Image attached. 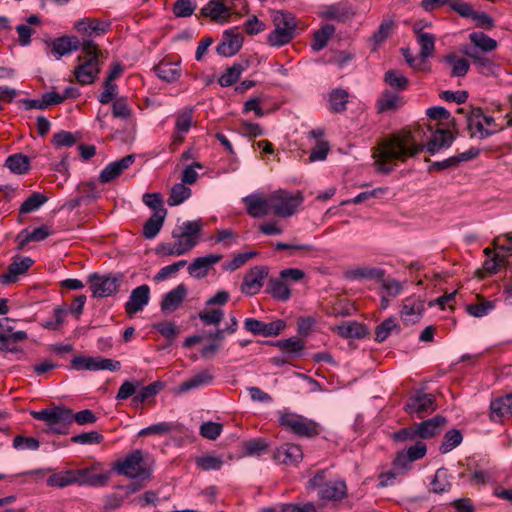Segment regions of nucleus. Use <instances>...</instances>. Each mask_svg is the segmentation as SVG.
<instances>
[{
  "instance_id": "obj_12",
  "label": "nucleus",
  "mask_w": 512,
  "mask_h": 512,
  "mask_svg": "<svg viewBox=\"0 0 512 512\" xmlns=\"http://www.w3.org/2000/svg\"><path fill=\"white\" fill-rule=\"evenodd\" d=\"M269 269L266 266H255L251 268L243 278L241 291L247 295L257 294L263 286L265 278L268 276Z\"/></svg>"
},
{
  "instance_id": "obj_24",
  "label": "nucleus",
  "mask_w": 512,
  "mask_h": 512,
  "mask_svg": "<svg viewBox=\"0 0 512 512\" xmlns=\"http://www.w3.org/2000/svg\"><path fill=\"white\" fill-rule=\"evenodd\" d=\"M108 480V473L94 474L89 468L75 470V483L79 485L103 487L108 483Z\"/></svg>"
},
{
  "instance_id": "obj_26",
  "label": "nucleus",
  "mask_w": 512,
  "mask_h": 512,
  "mask_svg": "<svg viewBox=\"0 0 512 512\" xmlns=\"http://www.w3.org/2000/svg\"><path fill=\"white\" fill-rule=\"evenodd\" d=\"M445 424L446 419L439 415L416 424L419 438L427 439L439 434Z\"/></svg>"
},
{
  "instance_id": "obj_20",
  "label": "nucleus",
  "mask_w": 512,
  "mask_h": 512,
  "mask_svg": "<svg viewBox=\"0 0 512 512\" xmlns=\"http://www.w3.org/2000/svg\"><path fill=\"white\" fill-rule=\"evenodd\" d=\"M110 24L97 18H86L77 21L74 28L84 36H100L105 34Z\"/></svg>"
},
{
  "instance_id": "obj_16",
  "label": "nucleus",
  "mask_w": 512,
  "mask_h": 512,
  "mask_svg": "<svg viewBox=\"0 0 512 512\" xmlns=\"http://www.w3.org/2000/svg\"><path fill=\"white\" fill-rule=\"evenodd\" d=\"M34 264V260L30 257H15L13 262L8 266L7 272L0 276V283L8 285L18 280Z\"/></svg>"
},
{
  "instance_id": "obj_1",
  "label": "nucleus",
  "mask_w": 512,
  "mask_h": 512,
  "mask_svg": "<svg viewBox=\"0 0 512 512\" xmlns=\"http://www.w3.org/2000/svg\"><path fill=\"white\" fill-rule=\"evenodd\" d=\"M424 127L415 126L401 129L384 139L378 147L376 163L382 173L393 171L398 162H405L423 149Z\"/></svg>"
},
{
  "instance_id": "obj_2",
  "label": "nucleus",
  "mask_w": 512,
  "mask_h": 512,
  "mask_svg": "<svg viewBox=\"0 0 512 512\" xmlns=\"http://www.w3.org/2000/svg\"><path fill=\"white\" fill-rule=\"evenodd\" d=\"M82 52L88 56L74 71L75 78L81 85L92 84L100 71L98 45L92 40L82 42Z\"/></svg>"
},
{
  "instance_id": "obj_52",
  "label": "nucleus",
  "mask_w": 512,
  "mask_h": 512,
  "mask_svg": "<svg viewBox=\"0 0 512 512\" xmlns=\"http://www.w3.org/2000/svg\"><path fill=\"white\" fill-rule=\"evenodd\" d=\"M98 360L99 357L92 356H76L71 361L73 369L81 371H98Z\"/></svg>"
},
{
  "instance_id": "obj_45",
  "label": "nucleus",
  "mask_w": 512,
  "mask_h": 512,
  "mask_svg": "<svg viewBox=\"0 0 512 512\" xmlns=\"http://www.w3.org/2000/svg\"><path fill=\"white\" fill-rule=\"evenodd\" d=\"M5 165L14 173L24 174L29 169V158L22 154H14L6 159Z\"/></svg>"
},
{
  "instance_id": "obj_51",
  "label": "nucleus",
  "mask_w": 512,
  "mask_h": 512,
  "mask_svg": "<svg viewBox=\"0 0 512 512\" xmlns=\"http://www.w3.org/2000/svg\"><path fill=\"white\" fill-rule=\"evenodd\" d=\"M46 201L47 197L41 193L34 192L21 204L19 212L21 214H27L36 211Z\"/></svg>"
},
{
  "instance_id": "obj_44",
  "label": "nucleus",
  "mask_w": 512,
  "mask_h": 512,
  "mask_svg": "<svg viewBox=\"0 0 512 512\" xmlns=\"http://www.w3.org/2000/svg\"><path fill=\"white\" fill-rule=\"evenodd\" d=\"M430 486L431 491L437 494L449 491L451 488V482L449 481L447 470L444 468L438 469L430 483Z\"/></svg>"
},
{
  "instance_id": "obj_43",
  "label": "nucleus",
  "mask_w": 512,
  "mask_h": 512,
  "mask_svg": "<svg viewBox=\"0 0 512 512\" xmlns=\"http://www.w3.org/2000/svg\"><path fill=\"white\" fill-rule=\"evenodd\" d=\"M470 41L483 52H491L497 48V41L482 32L469 35Z\"/></svg>"
},
{
  "instance_id": "obj_9",
  "label": "nucleus",
  "mask_w": 512,
  "mask_h": 512,
  "mask_svg": "<svg viewBox=\"0 0 512 512\" xmlns=\"http://www.w3.org/2000/svg\"><path fill=\"white\" fill-rule=\"evenodd\" d=\"M88 282L93 297L95 298L109 297L114 294L118 288V279L108 275H100L97 273L90 274Z\"/></svg>"
},
{
  "instance_id": "obj_41",
  "label": "nucleus",
  "mask_w": 512,
  "mask_h": 512,
  "mask_svg": "<svg viewBox=\"0 0 512 512\" xmlns=\"http://www.w3.org/2000/svg\"><path fill=\"white\" fill-rule=\"evenodd\" d=\"M191 193V189L188 188L185 184L177 183L171 188L167 203L169 206L180 205L185 200L190 198Z\"/></svg>"
},
{
  "instance_id": "obj_10",
  "label": "nucleus",
  "mask_w": 512,
  "mask_h": 512,
  "mask_svg": "<svg viewBox=\"0 0 512 512\" xmlns=\"http://www.w3.org/2000/svg\"><path fill=\"white\" fill-rule=\"evenodd\" d=\"M436 410V399L433 394L416 392L409 397L405 404V411L409 414H416L422 417L424 413Z\"/></svg>"
},
{
  "instance_id": "obj_27",
  "label": "nucleus",
  "mask_w": 512,
  "mask_h": 512,
  "mask_svg": "<svg viewBox=\"0 0 512 512\" xmlns=\"http://www.w3.org/2000/svg\"><path fill=\"white\" fill-rule=\"evenodd\" d=\"M346 483L343 480L326 482L319 490V497L325 500H340L346 495Z\"/></svg>"
},
{
  "instance_id": "obj_47",
  "label": "nucleus",
  "mask_w": 512,
  "mask_h": 512,
  "mask_svg": "<svg viewBox=\"0 0 512 512\" xmlns=\"http://www.w3.org/2000/svg\"><path fill=\"white\" fill-rule=\"evenodd\" d=\"M394 331L398 332L399 326L396 322V319L390 317L377 326L375 331V340L381 343L385 341Z\"/></svg>"
},
{
  "instance_id": "obj_49",
  "label": "nucleus",
  "mask_w": 512,
  "mask_h": 512,
  "mask_svg": "<svg viewBox=\"0 0 512 512\" xmlns=\"http://www.w3.org/2000/svg\"><path fill=\"white\" fill-rule=\"evenodd\" d=\"M244 71V66L240 63H235L233 66L226 69V71L219 78V84L222 87H229L236 83L242 72Z\"/></svg>"
},
{
  "instance_id": "obj_39",
  "label": "nucleus",
  "mask_w": 512,
  "mask_h": 512,
  "mask_svg": "<svg viewBox=\"0 0 512 512\" xmlns=\"http://www.w3.org/2000/svg\"><path fill=\"white\" fill-rule=\"evenodd\" d=\"M336 329L338 334L345 338L361 339L367 334L365 326L358 322H347L337 326Z\"/></svg>"
},
{
  "instance_id": "obj_29",
  "label": "nucleus",
  "mask_w": 512,
  "mask_h": 512,
  "mask_svg": "<svg viewBox=\"0 0 512 512\" xmlns=\"http://www.w3.org/2000/svg\"><path fill=\"white\" fill-rule=\"evenodd\" d=\"M491 419L500 421L503 417L512 415V395L508 394L504 397L495 399L491 402Z\"/></svg>"
},
{
  "instance_id": "obj_31",
  "label": "nucleus",
  "mask_w": 512,
  "mask_h": 512,
  "mask_svg": "<svg viewBox=\"0 0 512 512\" xmlns=\"http://www.w3.org/2000/svg\"><path fill=\"white\" fill-rule=\"evenodd\" d=\"M454 141V136L448 130H439L435 132L428 141L426 148L431 154L439 152L443 148H448Z\"/></svg>"
},
{
  "instance_id": "obj_18",
  "label": "nucleus",
  "mask_w": 512,
  "mask_h": 512,
  "mask_svg": "<svg viewBox=\"0 0 512 512\" xmlns=\"http://www.w3.org/2000/svg\"><path fill=\"white\" fill-rule=\"evenodd\" d=\"M135 161L134 155H127L117 161L109 163L100 173L99 181L109 183L116 179L124 170L128 169Z\"/></svg>"
},
{
  "instance_id": "obj_22",
  "label": "nucleus",
  "mask_w": 512,
  "mask_h": 512,
  "mask_svg": "<svg viewBox=\"0 0 512 512\" xmlns=\"http://www.w3.org/2000/svg\"><path fill=\"white\" fill-rule=\"evenodd\" d=\"M222 259L220 254H209L198 257L188 266V273L195 278H203L207 275L211 266Z\"/></svg>"
},
{
  "instance_id": "obj_50",
  "label": "nucleus",
  "mask_w": 512,
  "mask_h": 512,
  "mask_svg": "<svg viewBox=\"0 0 512 512\" xmlns=\"http://www.w3.org/2000/svg\"><path fill=\"white\" fill-rule=\"evenodd\" d=\"M73 483H75V470L52 474L47 480L49 486L59 488L66 487Z\"/></svg>"
},
{
  "instance_id": "obj_17",
  "label": "nucleus",
  "mask_w": 512,
  "mask_h": 512,
  "mask_svg": "<svg viewBox=\"0 0 512 512\" xmlns=\"http://www.w3.org/2000/svg\"><path fill=\"white\" fill-rule=\"evenodd\" d=\"M273 459L279 464L297 465L303 459V452L300 446L286 443L274 451Z\"/></svg>"
},
{
  "instance_id": "obj_40",
  "label": "nucleus",
  "mask_w": 512,
  "mask_h": 512,
  "mask_svg": "<svg viewBox=\"0 0 512 512\" xmlns=\"http://www.w3.org/2000/svg\"><path fill=\"white\" fill-rule=\"evenodd\" d=\"M282 352L287 354L289 357L299 356L304 349V343L301 339L293 337L285 340H278L275 342Z\"/></svg>"
},
{
  "instance_id": "obj_56",
  "label": "nucleus",
  "mask_w": 512,
  "mask_h": 512,
  "mask_svg": "<svg viewBox=\"0 0 512 512\" xmlns=\"http://www.w3.org/2000/svg\"><path fill=\"white\" fill-rule=\"evenodd\" d=\"M462 442V434L459 430L452 429L449 430L443 439V442L440 446L441 453L445 454L453 450Z\"/></svg>"
},
{
  "instance_id": "obj_6",
  "label": "nucleus",
  "mask_w": 512,
  "mask_h": 512,
  "mask_svg": "<svg viewBox=\"0 0 512 512\" xmlns=\"http://www.w3.org/2000/svg\"><path fill=\"white\" fill-rule=\"evenodd\" d=\"M301 192L292 193L283 189L275 190L270 194L271 212L276 216L287 218L296 213L302 204Z\"/></svg>"
},
{
  "instance_id": "obj_7",
  "label": "nucleus",
  "mask_w": 512,
  "mask_h": 512,
  "mask_svg": "<svg viewBox=\"0 0 512 512\" xmlns=\"http://www.w3.org/2000/svg\"><path fill=\"white\" fill-rule=\"evenodd\" d=\"M280 425L302 437H314L319 434L318 424L302 415L292 412H284L279 418Z\"/></svg>"
},
{
  "instance_id": "obj_30",
  "label": "nucleus",
  "mask_w": 512,
  "mask_h": 512,
  "mask_svg": "<svg viewBox=\"0 0 512 512\" xmlns=\"http://www.w3.org/2000/svg\"><path fill=\"white\" fill-rule=\"evenodd\" d=\"M268 293L276 300L286 302L291 297V290L289 284L279 278H271L267 284Z\"/></svg>"
},
{
  "instance_id": "obj_54",
  "label": "nucleus",
  "mask_w": 512,
  "mask_h": 512,
  "mask_svg": "<svg viewBox=\"0 0 512 512\" xmlns=\"http://www.w3.org/2000/svg\"><path fill=\"white\" fill-rule=\"evenodd\" d=\"M112 114L115 118L129 119L132 116V109L125 97H118L112 103Z\"/></svg>"
},
{
  "instance_id": "obj_28",
  "label": "nucleus",
  "mask_w": 512,
  "mask_h": 512,
  "mask_svg": "<svg viewBox=\"0 0 512 512\" xmlns=\"http://www.w3.org/2000/svg\"><path fill=\"white\" fill-rule=\"evenodd\" d=\"M213 381L214 376L212 373L209 370H202L191 378L182 382L179 385V392L183 393L199 387L208 386L211 385Z\"/></svg>"
},
{
  "instance_id": "obj_38",
  "label": "nucleus",
  "mask_w": 512,
  "mask_h": 512,
  "mask_svg": "<svg viewBox=\"0 0 512 512\" xmlns=\"http://www.w3.org/2000/svg\"><path fill=\"white\" fill-rule=\"evenodd\" d=\"M335 33V27L330 24L323 25L320 29L315 31L311 42V48L318 52L326 47L328 41Z\"/></svg>"
},
{
  "instance_id": "obj_64",
  "label": "nucleus",
  "mask_w": 512,
  "mask_h": 512,
  "mask_svg": "<svg viewBox=\"0 0 512 512\" xmlns=\"http://www.w3.org/2000/svg\"><path fill=\"white\" fill-rule=\"evenodd\" d=\"M196 9V4L192 0H177L173 7V13L177 17H189Z\"/></svg>"
},
{
  "instance_id": "obj_34",
  "label": "nucleus",
  "mask_w": 512,
  "mask_h": 512,
  "mask_svg": "<svg viewBox=\"0 0 512 512\" xmlns=\"http://www.w3.org/2000/svg\"><path fill=\"white\" fill-rule=\"evenodd\" d=\"M417 34V42L420 45V61L424 64V60L433 56L435 51V37L431 33L420 32L417 27L414 28Z\"/></svg>"
},
{
  "instance_id": "obj_21",
  "label": "nucleus",
  "mask_w": 512,
  "mask_h": 512,
  "mask_svg": "<svg viewBox=\"0 0 512 512\" xmlns=\"http://www.w3.org/2000/svg\"><path fill=\"white\" fill-rule=\"evenodd\" d=\"M424 301L419 298H407L404 301L401 318L406 324H414L419 321L424 311Z\"/></svg>"
},
{
  "instance_id": "obj_59",
  "label": "nucleus",
  "mask_w": 512,
  "mask_h": 512,
  "mask_svg": "<svg viewBox=\"0 0 512 512\" xmlns=\"http://www.w3.org/2000/svg\"><path fill=\"white\" fill-rule=\"evenodd\" d=\"M172 237L175 239L174 244L180 255L186 254L198 243L197 240H192V238L184 236L179 231H173Z\"/></svg>"
},
{
  "instance_id": "obj_4",
  "label": "nucleus",
  "mask_w": 512,
  "mask_h": 512,
  "mask_svg": "<svg viewBox=\"0 0 512 512\" xmlns=\"http://www.w3.org/2000/svg\"><path fill=\"white\" fill-rule=\"evenodd\" d=\"M467 127L472 137L485 139L503 130L492 116L485 115L479 107L472 108L466 116Z\"/></svg>"
},
{
  "instance_id": "obj_37",
  "label": "nucleus",
  "mask_w": 512,
  "mask_h": 512,
  "mask_svg": "<svg viewBox=\"0 0 512 512\" xmlns=\"http://www.w3.org/2000/svg\"><path fill=\"white\" fill-rule=\"evenodd\" d=\"M353 14L350 7L340 3L326 6L322 12L324 18L339 22L349 19Z\"/></svg>"
},
{
  "instance_id": "obj_25",
  "label": "nucleus",
  "mask_w": 512,
  "mask_h": 512,
  "mask_svg": "<svg viewBox=\"0 0 512 512\" xmlns=\"http://www.w3.org/2000/svg\"><path fill=\"white\" fill-rule=\"evenodd\" d=\"M186 295V286L184 284H179L177 287L165 294L161 302L162 311L164 313H171L175 311L183 302Z\"/></svg>"
},
{
  "instance_id": "obj_32",
  "label": "nucleus",
  "mask_w": 512,
  "mask_h": 512,
  "mask_svg": "<svg viewBox=\"0 0 512 512\" xmlns=\"http://www.w3.org/2000/svg\"><path fill=\"white\" fill-rule=\"evenodd\" d=\"M156 75L168 83L177 81L181 76V68L178 63L162 61L154 67Z\"/></svg>"
},
{
  "instance_id": "obj_57",
  "label": "nucleus",
  "mask_w": 512,
  "mask_h": 512,
  "mask_svg": "<svg viewBox=\"0 0 512 512\" xmlns=\"http://www.w3.org/2000/svg\"><path fill=\"white\" fill-rule=\"evenodd\" d=\"M162 387L163 385L161 382H154L141 388L139 392L134 396L133 402L135 404L144 403L149 398L157 395Z\"/></svg>"
},
{
  "instance_id": "obj_55",
  "label": "nucleus",
  "mask_w": 512,
  "mask_h": 512,
  "mask_svg": "<svg viewBox=\"0 0 512 512\" xmlns=\"http://www.w3.org/2000/svg\"><path fill=\"white\" fill-rule=\"evenodd\" d=\"M223 463L222 457L214 455H204L196 459L197 467L204 471L220 470Z\"/></svg>"
},
{
  "instance_id": "obj_13",
  "label": "nucleus",
  "mask_w": 512,
  "mask_h": 512,
  "mask_svg": "<svg viewBox=\"0 0 512 512\" xmlns=\"http://www.w3.org/2000/svg\"><path fill=\"white\" fill-rule=\"evenodd\" d=\"M200 15L210 18L217 24H225L230 21L232 9L225 5L224 0H209L200 9Z\"/></svg>"
},
{
  "instance_id": "obj_19",
  "label": "nucleus",
  "mask_w": 512,
  "mask_h": 512,
  "mask_svg": "<svg viewBox=\"0 0 512 512\" xmlns=\"http://www.w3.org/2000/svg\"><path fill=\"white\" fill-rule=\"evenodd\" d=\"M243 36L240 33H235L233 30L224 32L223 40L217 46V53L224 57L235 55L242 47Z\"/></svg>"
},
{
  "instance_id": "obj_8",
  "label": "nucleus",
  "mask_w": 512,
  "mask_h": 512,
  "mask_svg": "<svg viewBox=\"0 0 512 512\" xmlns=\"http://www.w3.org/2000/svg\"><path fill=\"white\" fill-rule=\"evenodd\" d=\"M115 469L119 474L129 478L148 479L149 471L143 463V455L140 450H135L122 461L117 462Z\"/></svg>"
},
{
  "instance_id": "obj_14",
  "label": "nucleus",
  "mask_w": 512,
  "mask_h": 512,
  "mask_svg": "<svg viewBox=\"0 0 512 512\" xmlns=\"http://www.w3.org/2000/svg\"><path fill=\"white\" fill-rule=\"evenodd\" d=\"M242 201L247 213L253 218H261L271 213L270 195L265 197L261 193H252L245 196Z\"/></svg>"
},
{
  "instance_id": "obj_35",
  "label": "nucleus",
  "mask_w": 512,
  "mask_h": 512,
  "mask_svg": "<svg viewBox=\"0 0 512 512\" xmlns=\"http://www.w3.org/2000/svg\"><path fill=\"white\" fill-rule=\"evenodd\" d=\"M462 52L473 61L480 73L490 74L493 72V62L488 57L482 55L478 50L465 47L462 49Z\"/></svg>"
},
{
  "instance_id": "obj_33",
  "label": "nucleus",
  "mask_w": 512,
  "mask_h": 512,
  "mask_svg": "<svg viewBox=\"0 0 512 512\" xmlns=\"http://www.w3.org/2000/svg\"><path fill=\"white\" fill-rule=\"evenodd\" d=\"M166 216L167 210H160L154 212L145 222L143 226V235L146 239H153L157 236L164 224Z\"/></svg>"
},
{
  "instance_id": "obj_11",
  "label": "nucleus",
  "mask_w": 512,
  "mask_h": 512,
  "mask_svg": "<svg viewBox=\"0 0 512 512\" xmlns=\"http://www.w3.org/2000/svg\"><path fill=\"white\" fill-rule=\"evenodd\" d=\"M286 327L285 321L277 319L275 321L265 323L255 318H247L244 321V328L254 335L263 337H273L281 333Z\"/></svg>"
},
{
  "instance_id": "obj_63",
  "label": "nucleus",
  "mask_w": 512,
  "mask_h": 512,
  "mask_svg": "<svg viewBox=\"0 0 512 512\" xmlns=\"http://www.w3.org/2000/svg\"><path fill=\"white\" fill-rule=\"evenodd\" d=\"M173 430V425L168 422H160L157 424L150 425L139 431L138 436L147 435H165Z\"/></svg>"
},
{
  "instance_id": "obj_58",
  "label": "nucleus",
  "mask_w": 512,
  "mask_h": 512,
  "mask_svg": "<svg viewBox=\"0 0 512 512\" xmlns=\"http://www.w3.org/2000/svg\"><path fill=\"white\" fill-rule=\"evenodd\" d=\"M193 121V109L187 108L179 112L176 116L175 128L177 132L185 134L191 128Z\"/></svg>"
},
{
  "instance_id": "obj_23",
  "label": "nucleus",
  "mask_w": 512,
  "mask_h": 512,
  "mask_svg": "<svg viewBox=\"0 0 512 512\" xmlns=\"http://www.w3.org/2000/svg\"><path fill=\"white\" fill-rule=\"evenodd\" d=\"M80 47L82 48V43L75 36H63L51 42L52 52L57 59L77 51Z\"/></svg>"
},
{
  "instance_id": "obj_61",
  "label": "nucleus",
  "mask_w": 512,
  "mask_h": 512,
  "mask_svg": "<svg viewBox=\"0 0 512 512\" xmlns=\"http://www.w3.org/2000/svg\"><path fill=\"white\" fill-rule=\"evenodd\" d=\"M13 447L17 450L36 451L40 447V442L34 437L17 435L13 439Z\"/></svg>"
},
{
  "instance_id": "obj_48",
  "label": "nucleus",
  "mask_w": 512,
  "mask_h": 512,
  "mask_svg": "<svg viewBox=\"0 0 512 512\" xmlns=\"http://www.w3.org/2000/svg\"><path fill=\"white\" fill-rule=\"evenodd\" d=\"M52 234V231L47 226H41L38 228H35L33 231L29 232L28 230H23L20 234V236H23L20 246L23 247L29 242L35 241H42L46 239L48 236Z\"/></svg>"
},
{
  "instance_id": "obj_53",
  "label": "nucleus",
  "mask_w": 512,
  "mask_h": 512,
  "mask_svg": "<svg viewBox=\"0 0 512 512\" xmlns=\"http://www.w3.org/2000/svg\"><path fill=\"white\" fill-rule=\"evenodd\" d=\"M384 81L390 87L397 90H405L408 87V79L397 70H389L385 73Z\"/></svg>"
},
{
  "instance_id": "obj_46",
  "label": "nucleus",
  "mask_w": 512,
  "mask_h": 512,
  "mask_svg": "<svg viewBox=\"0 0 512 512\" xmlns=\"http://www.w3.org/2000/svg\"><path fill=\"white\" fill-rule=\"evenodd\" d=\"M445 61L452 66V77H463L469 71V62L464 58L457 57L455 54L447 55Z\"/></svg>"
},
{
  "instance_id": "obj_15",
  "label": "nucleus",
  "mask_w": 512,
  "mask_h": 512,
  "mask_svg": "<svg viewBox=\"0 0 512 512\" xmlns=\"http://www.w3.org/2000/svg\"><path fill=\"white\" fill-rule=\"evenodd\" d=\"M150 288L144 284L132 290L128 301L125 303V311L129 316H133L149 303Z\"/></svg>"
},
{
  "instance_id": "obj_5",
  "label": "nucleus",
  "mask_w": 512,
  "mask_h": 512,
  "mask_svg": "<svg viewBox=\"0 0 512 512\" xmlns=\"http://www.w3.org/2000/svg\"><path fill=\"white\" fill-rule=\"evenodd\" d=\"M32 417L45 422L50 431L57 434L68 433L69 425L72 424V410L62 406L32 412Z\"/></svg>"
},
{
  "instance_id": "obj_60",
  "label": "nucleus",
  "mask_w": 512,
  "mask_h": 512,
  "mask_svg": "<svg viewBox=\"0 0 512 512\" xmlns=\"http://www.w3.org/2000/svg\"><path fill=\"white\" fill-rule=\"evenodd\" d=\"M352 278L363 279H381L384 276V271L380 268L359 267L349 273Z\"/></svg>"
},
{
  "instance_id": "obj_62",
  "label": "nucleus",
  "mask_w": 512,
  "mask_h": 512,
  "mask_svg": "<svg viewBox=\"0 0 512 512\" xmlns=\"http://www.w3.org/2000/svg\"><path fill=\"white\" fill-rule=\"evenodd\" d=\"M268 444L263 439H251L244 443L245 453L249 456H260L266 452Z\"/></svg>"
},
{
  "instance_id": "obj_3",
  "label": "nucleus",
  "mask_w": 512,
  "mask_h": 512,
  "mask_svg": "<svg viewBox=\"0 0 512 512\" xmlns=\"http://www.w3.org/2000/svg\"><path fill=\"white\" fill-rule=\"evenodd\" d=\"M275 29L267 37V42L273 47L288 44L294 37L296 29L295 17L291 13L276 11L273 15Z\"/></svg>"
},
{
  "instance_id": "obj_36",
  "label": "nucleus",
  "mask_w": 512,
  "mask_h": 512,
  "mask_svg": "<svg viewBox=\"0 0 512 512\" xmlns=\"http://www.w3.org/2000/svg\"><path fill=\"white\" fill-rule=\"evenodd\" d=\"M402 98L396 93L385 90L377 102L379 112L394 111L403 105Z\"/></svg>"
},
{
  "instance_id": "obj_42",
  "label": "nucleus",
  "mask_w": 512,
  "mask_h": 512,
  "mask_svg": "<svg viewBox=\"0 0 512 512\" xmlns=\"http://www.w3.org/2000/svg\"><path fill=\"white\" fill-rule=\"evenodd\" d=\"M348 92L343 89H335L329 95V109L332 112L340 113L346 110Z\"/></svg>"
}]
</instances>
